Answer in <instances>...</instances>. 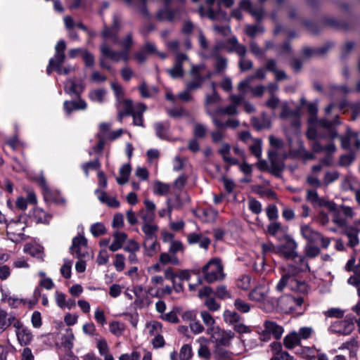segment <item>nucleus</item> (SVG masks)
Segmentation results:
<instances>
[{
  "mask_svg": "<svg viewBox=\"0 0 360 360\" xmlns=\"http://www.w3.org/2000/svg\"><path fill=\"white\" fill-rule=\"evenodd\" d=\"M294 297L291 295H284L278 300V304L282 310L285 311L295 310L294 305Z\"/></svg>",
  "mask_w": 360,
  "mask_h": 360,
  "instance_id": "nucleus-37",
  "label": "nucleus"
},
{
  "mask_svg": "<svg viewBox=\"0 0 360 360\" xmlns=\"http://www.w3.org/2000/svg\"><path fill=\"white\" fill-rule=\"evenodd\" d=\"M342 148L344 149H350L352 147L356 149H360V140L357 133L353 131L350 128L347 127L345 135L340 136Z\"/></svg>",
  "mask_w": 360,
  "mask_h": 360,
  "instance_id": "nucleus-9",
  "label": "nucleus"
},
{
  "mask_svg": "<svg viewBox=\"0 0 360 360\" xmlns=\"http://www.w3.org/2000/svg\"><path fill=\"white\" fill-rule=\"evenodd\" d=\"M146 106L143 103L136 105V110L131 114L133 117V122L136 126H143V113L146 110Z\"/></svg>",
  "mask_w": 360,
  "mask_h": 360,
  "instance_id": "nucleus-32",
  "label": "nucleus"
},
{
  "mask_svg": "<svg viewBox=\"0 0 360 360\" xmlns=\"http://www.w3.org/2000/svg\"><path fill=\"white\" fill-rule=\"evenodd\" d=\"M202 214L205 217L204 220L206 222L211 223L215 221L218 212L212 208H208L202 211Z\"/></svg>",
  "mask_w": 360,
  "mask_h": 360,
  "instance_id": "nucleus-61",
  "label": "nucleus"
},
{
  "mask_svg": "<svg viewBox=\"0 0 360 360\" xmlns=\"http://www.w3.org/2000/svg\"><path fill=\"white\" fill-rule=\"evenodd\" d=\"M285 287H288L290 290L300 293L304 294L308 292V285L304 281H300L295 276L288 274L283 275L276 288L278 291L281 292Z\"/></svg>",
  "mask_w": 360,
  "mask_h": 360,
  "instance_id": "nucleus-3",
  "label": "nucleus"
},
{
  "mask_svg": "<svg viewBox=\"0 0 360 360\" xmlns=\"http://www.w3.org/2000/svg\"><path fill=\"white\" fill-rule=\"evenodd\" d=\"M309 270V266L308 263H304V264H301L300 266H295L293 264H289L284 269V274H288L290 276H292L295 277V275L298 274L300 272L305 271Z\"/></svg>",
  "mask_w": 360,
  "mask_h": 360,
  "instance_id": "nucleus-38",
  "label": "nucleus"
},
{
  "mask_svg": "<svg viewBox=\"0 0 360 360\" xmlns=\"http://www.w3.org/2000/svg\"><path fill=\"white\" fill-rule=\"evenodd\" d=\"M188 60V56L184 53H176L175 56L174 64L172 68L167 69V72L173 79L183 77L184 70L183 69V64L184 62Z\"/></svg>",
  "mask_w": 360,
  "mask_h": 360,
  "instance_id": "nucleus-10",
  "label": "nucleus"
},
{
  "mask_svg": "<svg viewBox=\"0 0 360 360\" xmlns=\"http://www.w3.org/2000/svg\"><path fill=\"white\" fill-rule=\"evenodd\" d=\"M193 356L192 347L190 345H184L179 352V360H191Z\"/></svg>",
  "mask_w": 360,
  "mask_h": 360,
  "instance_id": "nucleus-53",
  "label": "nucleus"
},
{
  "mask_svg": "<svg viewBox=\"0 0 360 360\" xmlns=\"http://www.w3.org/2000/svg\"><path fill=\"white\" fill-rule=\"evenodd\" d=\"M105 231L104 225L101 223L94 224L90 228L91 233L96 237L103 235Z\"/></svg>",
  "mask_w": 360,
  "mask_h": 360,
  "instance_id": "nucleus-64",
  "label": "nucleus"
},
{
  "mask_svg": "<svg viewBox=\"0 0 360 360\" xmlns=\"http://www.w3.org/2000/svg\"><path fill=\"white\" fill-rule=\"evenodd\" d=\"M267 231L269 233L271 236H276L277 233L280 232L285 231L281 224L276 221H274L273 222L270 223L268 225Z\"/></svg>",
  "mask_w": 360,
  "mask_h": 360,
  "instance_id": "nucleus-58",
  "label": "nucleus"
},
{
  "mask_svg": "<svg viewBox=\"0 0 360 360\" xmlns=\"http://www.w3.org/2000/svg\"><path fill=\"white\" fill-rule=\"evenodd\" d=\"M127 4L136 8L144 16L148 15L146 4V0H124Z\"/></svg>",
  "mask_w": 360,
  "mask_h": 360,
  "instance_id": "nucleus-41",
  "label": "nucleus"
},
{
  "mask_svg": "<svg viewBox=\"0 0 360 360\" xmlns=\"http://www.w3.org/2000/svg\"><path fill=\"white\" fill-rule=\"evenodd\" d=\"M146 330L150 335H158L162 331V325L156 321H150L146 325Z\"/></svg>",
  "mask_w": 360,
  "mask_h": 360,
  "instance_id": "nucleus-50",
  "label": "nucleus"
},
{
  "mask_svg": "<svg viewBox=\"0 0 360 360\" xmlns=\"http://www.w3.org/2000/svg\"><path fill=\"white\" fill-rule=\"evenodd\" d=\"M159 262L162 265L164 266L167 264L179 266L181 263L179 258L176 255L169 253V252H162L159 257Z\"/></svg>",
  "mask_w": 360,
  "mask_h": 360,
  "instance_id": "nucleus-34",
  "label": "nucleus"
},
{
  "mask_svg": "<svg viewBox=\"0 0 360 360\" xmlns=\"http://www.w3.org/2000/svg\"><path fill=\"white\" fill-rule=\"evenodd\" d=\"M113 241L109 245V250L115 252L122 248L123 244L127 238V235L124 232L115 231L112 234Z\"/></svg>",
  "mask_w": 360,
  "mask_h": 360,
  "instance_id": "nucleus-26",
  "label": "nucleus"
},
{
  "mask_svg": "<svg viewBox=\"0 0 360 360\" xmlns=\"http://www.w3.org/2000/svg\"><path fill=\"white\" fill-rule=\"evenodd\" d=\"M212 93L211 94H207L205 97V112L207 115H208L211 119L212 120V115H214V117H217L216 114V110H212V105L214 103H219L221 100L220 96L216 91V84L214 82H212Z\"/></svg>",
  "mask_w": 360,
  "mask_h": 360,
  "instance_id": "nucleus-13",
  "label": "nucleus"
},
{
  "mask_svg": "<svg viewBox=\"0 0 360 360\" xmlns=\"http://www.w3.org/2000/svg\"><path fill=\"white\" fill-rule=\"evenodd\" d=\"M15 329L17 340L20 346H27L32 342L33 340L32 333L22 322L15 323Z\"/></svg>",
  "mask_w": 360,
  "mask_h": 360,
  "instance_id": "nucleus-8",
  "label": "nucleus"
},
{
  "mask_svg": "<svg viewBox=\"0 0 360 360\" xmlns=\"http://www.w3.org/2000/svg\"><path fill=\"white\" fill-rule=\"evenodd\" d=\"M238 112V108L236 105L231 104L225 108L219 107L216 109L217 117L220 118L224 115L229 116L237 115Z\"/></svg>",
  "mask_w": 360,
  "mask_h": 360,
  "instance_id": "nucleus-40",
  "label": "nucleus"
},
{
  "mask_svg": "<svg viewBox=\"0 0 360 360\" xmlns=\"http://www.w3.org/2000/svg\"><path fill=\"white\" fill-rule=\"evenodd\" d=\"M117 43L122 47V51H114L106 42H103L100 46L101 54L115 63L120 60L127 63L129 60V51L134 44L132 34L128 33L122 39L118 40Z\"/></svg>",
  "mask_w": 360,
  "mask_h": 360,
  "instance_id": "nucleus-1",
  "label": "nucleus"
},
{
  "mask_svg": "<svg viewBox=\"0 0 360 360\" xmlns=\"http://www.w3.org/2000/svg\"><path fill=\"white\" fill-rule=\"evenodd\" d=\"M158 226L153 224H143L142 231L146 235L145 240H153L156 238V232L158 231Z\"/></svg>",
  "mask_w": 360,
  "mask_h": 360,
  "instance_id": "nucleus-43",
  "label": "nucleus"
},
{
  "mask_svg": "<svg viewBox=\"0 0 360 360\" xmlns=\"http://www.w3.org/2000/svg\"><path fill=\"white\" fill-rule=\"evenodd\" d=\"M224 321L229 325L233 326L238 321L241 320L240 316L234 311L225 310L223 314Z\"/></svg>",
  "mask_w": 360,
  "mask_h": 360,
  "instance_id": "nucleus-44",
  "label": "nucleus"
},
{
  "mask_svg": "<svg viewBox=\"0 0 360 360\" xmlns=\"http://www.w3.org/2000/svg\"><path fill=\"white\" fill-rule=\"evenodd\" d=\"M223 47L222 44L217 43L212 49L210 53V57H213L216 58L215 61V69L217 72H221L227 68V60L225 58H223L219 56L218 52Z\"/></svg>",
  "mask_w": 360,
  "mask_h": 360,
  "instance_id": "nucleus-16",
  "label": "nucleus"
},
{
  "mask_svg": "<svg viewBox=\"0 0 360 360\" xmlns=\"http://www.w3.org/2000/svg\"><path fill=\"white\" fill-rule=\"evenodd\" d=\"M66 49V44L64 40H60L55 46V56L53 58L56 67L60 65L65 60V50Z\"/></svg>",
  "mask_w": 360,
  "mask_h": 360,
  "instance_id": "nucleus-28",
  "label": "nucleus"
},
{
  "mask_svg": "<svg viewBox=\"0 0 360 360\" xmlns=\"http://www.w3.org/2000/svg\"><path fill=\"white\" fill-rule=\"evenodd\" d=\"M300 232L304 238L308 243H316L319 240L321 233L314 230L309 225L302 224L300 226Z\"/></svg>",
  "mask_w": 360,
  "mask_h": 360,
  "instance_id": "nucleus-22",
  "label": "nucleus"
},
{
  "mask_svg": "<svg viewBox=\"0 0 360 360\" xmlns=\"http://www.w3.org/2000/svg\"><path fill=\"white\" fill-rule=\"evenodd\" d=\"M187 241L190 245L198 244L200 248L207 250L211 243L210 239L201 233H191L187 235Z\"/></svg>",
  "mask_w": 360,
  "mask_h": 360,
  "instance_id": "nucleus-15",
  "label": "nucleus"
},
{
  "mask_svg": "<svg viewBox=\"0 0 360 360\" xmlns=\"http://www.w3.org/2000/svg\"><path fill=\"white\" fill-rule=\"evenodd\" d=\"M120 176L117 178L119 184L123 185L128 182L129 176L131 173V167L129 164H125L120 169Z\"/></svg>",
  "mask_w": 360,
  "mask_h": 360,
  "instance_id": "nucleus-42",
  "label": "nucleus"
},
{
  "mask_svg": "<svg viewBox=\"0 0 360 360\" xmlns=\"http://www.w3.org/2000/svg\"><path fill=\"white\" fill-rule=\"evenodd\" d=\"M118 27V19L116 16L113 18V27H105L102 32V37L105 41L107 43V40L112 39L114 43L118 42V38L117 35L116 28Z\"/></svg>",
  "mask_w": 360,
  "mask_h": 360,
  "instance_id": "nucleus-27",
  "label": "nucleus"
},
{
  "mask_svg": "<svg viewBox=\"0 0 360 360\" xmlns=\"http://www.w3.org/2000/svg\"><path fill=\"white\" fill-rule=\"evenodd\" d=\"M214 356L216 360H233L232 354L230 352L218 347L214 352Z\"/></svg>",
  "mask_w": 360,
  "mask_h": 360,
  "instance_id": "nucleus-51",
  "label": "nucleus"
},
{
  "mask_svg": "<svg viewBox=\"0 0 360 360\" xmlns=\"http://www.w3.org/2000/svg\"><path fill=\"white\" fill-rule=\"evenodd\" d=\"M207 334L210 335L211 340L217 346L228 347L234 338L233 332L224 330L218 326L214 328H207Z\"/></svg>",
  "mask_w": 360,
  "mask_h": 360,
  "instance_id": "nucleus-4",
  "label": "nucleus"
},
{
  "mask_svg": "<svg viewBox=\"0 0 360 360\" xmlns=\"http://www.w3.org/2000/svg\"><path fill=\"white\" fill-rule=\"evenodd\" d=\"M354 329V325L353 322L347 319L336 321L329 327L330 332L342 335H349Z\"/></svg>",
  "mask_w": 360,
  "mask_h": 360,
  "instance_id": "nucleus-12",
  "label": "nucleus"
},
{
  "mask_svg": "<svg viewBox=\"0 0 360 360\" xmlns=\"http://www.w3.org/2000/svg\"><path fill=\"white\" fill-rule=\"evenodd\" d=\"M200 314L204 324L207 326V328H214L217 326L215 325V320L210 311L207 310H202Z\"/></svg>",
  "mask_w": 360,
  "mask_h": 360,
  "instance_id": "nucleus-46",
  "label": "nucleus"
},
{
  "mask_svg": "<svg viewBox=\"0 0 360 360\" xmlns=\"http://www.w3.org/2000/svg\"><path fill=\"white\" fill-rule=\"evenodd\" d=\"M297 243L290 237H285V243L281 248V254L287 259H293L297 256Z\"/></svg>",
  "mask_w": 360,
  "mask_h": 360,
  "instance_id": "nucleus-18",
  "label": "nucleus"
},
{
  "mask_svg": "<svg viewBox=\"0 0 360 360\" xmlns=\"http://www.w3.org/2000/svg\"><path fill=\"white\" fill-rule=\"evenodd\" d=\"M253 80V77H248L245 79L241 81L238 84V90L240 91L241 94L245 95L247 89L251 90V86L250 84L252 83Z\"/></svg>",
  "mask_w": 360,
  "mask_h": 360,
  "instance_id": "nucleus-57",
  "label": "nucleus"
},
{
  "mask_svg": "<svg viewBox=\"0 0 360 360\" xmlns=\"http://www.w3.org/2000/svg\"><path fill=\"white\" fill-rule=\"evenodd\" d=\"M106 94V91L105 89H95L90 91L89 96V98L94 101L97 103H102L104 101V98Z\"/></svg>",
  "mask_w": 360,
  "mask_h": 360,
  "instance_id": "nucleus-48",
  "label": "nucleus"
},
{
  "mask_svg": "<svg viewBox=\"0 0 360 360\" xmlns=\"http://www.w3.org/2000/svg\"><path fill=\"white\" fill-rule=\"evenodd\" d=\"M251 277L250 275H243L237 281V286L243 290H248L250 288Z\"/></svg>",
  "mask_w": 360,
  "mask_h": 360,
  "instance_id": "nucleus-56",
  "label": "nucleus"
},
{
  "mask_svg": "<svg viewBox=\"0 0 360 360\" xmlns=\"http://www.w3.org/2000/svg\"><path fill=\"white\" fill-rule=\"evenodd\" d=\"M324 315L328 318L340 319L343 317L345 311L340 308H330L323 312Z\"/></svg>",
  "mask_w": 360,
  "mask_h": 360,
  "instance_id": "nucleus-59",
  "label": "nucleus"
},
{
  "mask_svg": "<svg viewBox=\"0 0 360 360\" xmlns=\"http://www.w3.org/2000/svg\"><path fill=\"white\" fill-rule=\"evenodd\" d=\"M202 274L204 280L208 283L221 281L226 277L224 266L221 261L218 258L211 259L202 267Z\"/></svg>",
  "mask_w": 360,
  "mask_h": 360,
  "instance_id": "nucleus-2",
  "label": "nucleus"
},
{
  "mask_svg": "<svg viewBox=\"0 0 360 360\" xmlns=\"http://www.w3.org/2000/svg\"><path fill=\"white\" fill-rule=\"evenodd\" d=\"M212 122L214 125L218 129L231 128L235 129L240 125L238 120L235 118H229L225 122H222L220 118L215 117L212 115Z\"/></svg>",
  "mask_w": 360,
  "mask_h": 360,
  "instance_id": "nucleus-25",
  "label": "nucleus"
},
{
  "mask_svg": "<svg viewBox=\"0 0 360 360\" xmlns=\"http://www.w3.org/2000/svg\"><path fill=\"white\" fill-rule=\"evenodd\" d=\"M268 293V288L259 285L254 288L249 293V299L254 302H264L266 299Z\"/></svg>",
  "mask_w": 360,
  "mask_h": 360,
  "instance_id": "nucleus-23",
  "label": "nucleus"
},
{
  "mask_svg": "<svg viewBox=\"0 0 360 360\" xmlns=\"http://www.w3.org/2000/svg\"><path fill=\"white\" fill-rule=\"evenodd\" d=\"M313 243H307L304 248V253L307 257L314 258L320 253V249L317 246L312 245Z\"/></svg>",
  "mask_w": 360,
  "mask_h": 360,
  "instance_id": "nucleus-54",
  "label": "nucleus"
},
{
  "mask_svg": "<svg viewBox=\"0 0 360 360\" xmlns=\"http://www.w3.org/2000/svg\"><path fill=\"white\" fill-rule=\"evenodd\" d=\"M332 203L334 205V209L333 210H328L333 214L332 221L334 224L338 225L340 227H345L347 226V220L342 217L340 214V210L338 208L337 205L332 201Z\"/></svg>",
  "mask_w": 360,
  "mask_h": 360,
  "instance_id": "nucleus-39",
  "label": "nucleus"
},
{
  "mask_svg": "<svg viewBox=\"0 0 360 360\" xmlns=\"http://www.w3.org/2000/svg\"><path fill=\"white\" fill-rule=\"evenodd\" d=\"M231 146L228 143H221L218 153L221 155L223 160L229 165H236L238 164V160L231 156Z\"/></svg>",
  "mask_w": 360,
  "mask_h": 360,
  "instance_id": "nucleus-20",
  "label": "nucleus"
},
{
  "mask_svg": "<svg viewBox=\"0 0 360 360\" xmlns=\"http://www.w3.org/2000/svg\"><path fill=\"white\" fill-rule=\"evenodd\" d=\"M184 250L183 243L179 240L172 241L169 248V252L176 255L178 252H183Z\"/></svg>",
  "mask_w": 360,
  "mask_h": 360,
  "instance_id": "nucleus-63",
  "label": "nucleus"
},
{
  "mask_svg": "<svg viewBox=\"0 0 360 360\" xmlns=\"http://www.w3.org/2000/svg\"><path fill=\"white\" fill-rule=\"evenodd\" d=\"M213 289L210 286H204L198 290V295L200 299L203 300L204 305L208 311L215 312L220 309L221 304L215 298L211 297Z\"/></svg>",
  "mask_w": 360,
  "mask_h": 360,
  "instance_id": "nucleus-6",
  "label": "nucleus"
},
{
  "mask_svg": "<svg viewBox=\"0 0 360 360\" xmlns=\"http://www.w3.org/2000/svg\"><path fill=\"white\" fill-rule=\"evenodd\" d=\"M31 218L37 224H49L52 216L40 207H35L32 211Z\"/></svg>",
  "mask_w": 360,
  "mask_h": 360,
  "instance_id": "nucleus-24",
  "label": "nucleus"
},
{
  "mask_svg": "<svg viewBox=\"0 0 360 360\" xmlns=\"http://www.w3.org/2000/svg\"><path fill=\"white\" fill-rule=\"evenodd\" d=\"M205 69V65L204 64L193 65L189 72V75L193 79L204 81L205 78L202 76L201 73Z\"/></svg>",
  "mask_w": 360,
  "mask_h": 360,
  "instance_id": "nucleus-45",
  "label": "nucleus"
},
{
  "mask_svg": "<svg viewBox=\"0 0 360 360\" xmlns=\"http://www.w3.org/2000/svg\"><path fill=\"white\" fill-rule=\"evenodd\" d=\"M109 330L113 335L119 337L122 335L124 326L118 321H112L109 323Z\"/></svg>",
  "mask_w": 360,
  "mask_h": 360,
  "instance_id": "nucleus-52",
  "label": "nucleus"
},
{
  "mask_svg": "<svg viewBox=\"0 0 360 360\" xmlns=\"http://www.w3.org/2000/svg\"><path fill=\"white\" fill-rule=\"evenodd\" d=\"M252 126L257 130L269 129L271 127V120L266 116L263 115L261 119L252 117L251 119Z\"/></svg>",
  "mask_w": 360,
  "mask_h": 360,
  "instance_id": "nucleus-36",
  "label": "nucleus"
},
{
  "mask_svg": "<svg viewBox=\"0 0 360 360\" xmlns=\"http://www.w3.org/2000/svg\"><path fill=\"white\" fill-rule=\"evenodd\" d=\"M215 296L220 300H226L231 298V294L224 285H218L214 291Z\"/></svg>",
  "mask_w": 360,
  "mask_h": 360,
  "instance_id": "nucleus-47",
  "label": "nucleus"
},
{
  "mask_svg": "<svg viewBox=\"0 0 360 360\" xmlns=\"http://www.w3.org/2000/svg\"><path fill=\"white\" fill-rule=\"evenodd\" d=\"M184 13L182 9L171 10L166 8L157 13V18L160 20L172 21L180 19Z\"/></svg>",
  "mask_w": 360,
  "mask_h": 360,
  "instance_id": "nucleus-17",
  "label": "nucleus"
},
{
  "mask_svg": "<svg viewBox=\"0 0 360 360\" xmlns=\"http://www.w3.org/2000/svg\"><path fill=\"white\" fill-rule=\"evenodd\" d=\"M110 86L117 98V102L124 99V91L122 85L117 82H112L110 84Z\"/></svg>",
  "mask_w": 360,
  "mask_h": 360,
  "instance_id": "nucleus-55",
  "label": "nucleus"
},
{
  "mask_svg": "<svg viewBox=\"0 0 360 360\" xmlns=\"http://www.w3.org/2000/svg\"><path fill=\"white\" fill-rule=\"evenodd\" d=\"M86 239L82 236H78L72 239V244L70 247V252L72 255H75L77 257H84L87 255L86 251Z\"/></svg>",
  "mask_w": 360,
  "mask_h": 360,
  "instance_id": "nucleus-11",
  "label": "nucleus"
},
{
  "mask_svg": "<svg viewBox=\"0 0 360 360\" xmlns=\"http://www.w3.org/2000/svg\"><path fill=\"white\" fill-rule=\"evenodd\" d=\"M170 186L167 184L160 181H155L153 186V192L155 194L164 195L168 193Z\"/></svg>",
  "mask_w": 360,
  "mask_h": 360,
  "instance_id": "nucleus-49",
  "label": "nucleus"
},
{
  "mask_svg": "<svg viewBox=\"0 0 360 360\" xmlns=\"http://www.w3.org/2000/svg\"><path fill=\"white\" fill-rule=\"evenodd\" d=\"M306 198L314 206L323 207L328 210H333L334 209L332 201L319 198L315 191L308 190Z\"/></svg>",
  "mask_w": 360,
  "mask_h": 360,
  "instance_id": "nucleus-14",
  "label": "nucleus"
},
{
  "mask_svg": "<svg viewBox=\"0 0 360 360\" xmlns=\"http://www.w3.org/2000/svg\"><path fill=\"white\" fill-rule=\"evenodd\" d=\"M283 345L288 349H292L295 347L301 345V341L296 331H292L285 335L283 340Z\"/></svg>",
  "mask_w": 360,
  "mask_h": 360,
  "instance_id": "nucleus-30",
  "label": "nucleus"
},
{
  "mask_svg": "<svg viewBox=\"0 0 360 360\" xmlns=\"http://www.w3.org/2000/svg\"><path fill=\"white\" fill-rule=\"evenodd\" d=\"M360 187V183L356 178L351 174L346 175L342 179L340 188L344 191H351L354 192Z\"/></svg>",
  "mask_w": 360,
  "mask_h": 360,
  "instance_id": "nucleus-21",
  "label": "nucleus"
},
{
  "mask_svg": "<svg viewBox=\"0 0 360 360\" xmlns=\"http://www.w3.org/2000/svg\"><path fill=\"white\" fill-rule=\"evenodd\" d=\"M198 342L200 343V347L198 350V356L205 360H209L211 357V352L208 347V340L207 338L201 337L198 339Z\"/></svg>",
  "mask_w": 360,
  "mask_h": 360,
  "instance_id": "nucleus-31",
  "label": "nucleus"
},
{
  "mask_svg": "<svg viewBox=\"0 0 360 360\" xmlns=\"http://www.w3.org/2000/svg\"><path fill=\"white\" fill-rule=\"evenodd\" d=\"M26 224L20 219L10 221L6 227L9 239L14 243L25 240L27 236L24 233Z\"/></svg>",
  "mask_w": 360,
  "mask_h": 360,
  "instance_id": "nucleus-5",
  "label": "nucleus"
},
{
  "mask_svg": "<svg viewBox=\"0 0 360 360\" xmlns=\"http://www.w3.org/2000/svg\"><path fill=\"white\" fill-rule=\"evenodd\" d=\"M251 153L257 158L262 155V141L259 139H254L253 143L250 146Z\"/></svg>",
  "mask_w": 360,
  "mask_h": 360,
  "instance_id": "nucleus-60",
  "label": "nucleus"
},
{
  "mask_svg": "<svg viewBox=\"0 0 360 360\" xmlns=\"http://www.w3.org/2000/svg\"><path fill=\"white\" fill-rule=\"evenodd\" d=\"M264 333L272 335L276 340H279L284 332V329L281 326L271 321H266L264 323Z\"/></svg>",
  "mask_w": 360,
  "mask_h": 360,
  "instance_id": "nucleus-19",
  "label": "nucleus"
},
{
  "mask_svg": "<svg viewBox=\"0 0 360 360\" xmlns=\"http://www.w3.org/2000/svg\"><path fill=\"white\" fill-rule=\"evenodd\" d=\"M131 291L135 296L134 303L137 307L146 308L151 304L152 300L149 295H147L146 289L143 285L134 284L131 286Z\"/></svg>",
  "mask_w": 360,
  "mask_h": 360,
  "instance_id": "nucleus-7",
  "label": "nucleus"
},
{
  "mask_svg": "<svg viewBox=\"0 0 360 360\" xmlns=\"http://www.w3.org/2000/svg\"><path fill=\"white\" fill-rule=\"evenodd\" d=\"M122 110L118 114V119L121 121L122 117L126 115H130L136 110V106L134 107L132 101L129 99H122L118 101Z\"/></svg>",
  "mask_w": 360,
  "mask_h": 360,
  "instance_id": "nucleus-29",
  "label": "nucleus"
},
{
  "mask_svg": "<svg viewBox=\"0 0 360 360\" xmlns=\"http://www.w3.org/2000/svg\"><path fill=\"white\" fill-rule=\"evenodd\" d=\"M240 7L243 10L248 11L258 19L263 16V10L262 8H253L250 0H242L240 3Z\"/></svg>",
  "mask_w": 360,
  "mask_h": 360,
  "instance_id": "nucleus-35",
  "label": "nucleus"
},
{
  "mask_svg": "<svg viewBox=\"0 0 360 360\" xmlns=\"http://www.w3.org/2000/svg\"><path fill=\"white\" fill-rule=\"evenodd\" d=\"M146 255L148 257H153L160 250V244L156 238L153 240H145L143 243Z\"/></svg>",
  "mask_w": 360,
  "mask_h": 360,
  "instance_id": "nucleus-33",
  "label": "nucleus"
},
{
  "mask_svg": "<svg viewBox=\"0 0 360 360\" xmlns=\"http://www.w3.org/2000/svg\"><path fill=\"white\" fill-rule=\"evenodd\" d=\"M346 235L349 239V243H348L349 245H350L351 247H354L358 245L359 238H358L357 233L354 229H351L347 230Z\"/></svg>",
  "mask_w": 360,
  "mask_h": 360,
  "instance_id": "nucleus-62",
  "label": "nucleus"
}]
</instances>
